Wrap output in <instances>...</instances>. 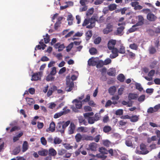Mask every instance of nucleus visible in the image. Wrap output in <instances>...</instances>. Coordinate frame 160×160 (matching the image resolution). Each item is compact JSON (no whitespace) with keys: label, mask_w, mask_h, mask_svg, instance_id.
<instances>
[{"label":"nucleus","mask_w":160,"mask_h":160,"mask_svg":"<svg viewBox=\"0 0 160 160\" xmlns=\"http://www.w3.org/2000/svg\"><path fill=\"white\" fill-rule=\"evenodd\" d=\"M140 149L141 151L136 150V152L138 154H147L149 151L147 150L146 145L143 144L141 143L140 146Z\"/></svg>","instance_id":"f257e3e1"},{"label":"nucleus","mask_w":160,"mask_h":160,"mask_svg":"<svg viewBox=\"0 0 160 160\" xmlns=\"http://www.w3.org/2000/svg\"><path fill=\"white\" fill-rule=\"evenodd\" d=\"M113 25L111 23H108L106 28L103 30V32L104 34H107L111 32L112 31Z\"/></svg>","instance_id":"f03ea898"},{"label":"nucleus","mask_w":160,"mask_h":160,"mask_svg":"<svg viewBox=\"0 0 160 160\" xmlns=\"http://www.w3.org/2000/svg\"><path fill=\"white\" fill-rule=\"evenodd\" d=\"M55 130V124L52 121L50 124L49 127L46 129V132H53Z\"/></svg>","instance_id":"7ed1b4c3"},{"label":"nucleus","mask_w":160,"mask_h":160,"mask_svg":"<svg viewBox=\"0 0 160 160\" xmlns=\"http://www.w3.org/2000/svg\"><path fill=\"white\" fill-rule=\"evenodd\" d=\"M157 17L151 12L148 13L147 14V18L149 21L154 22L157 19Z\"/></svg>","instance_id":"20e7f679"},{"label":"nucleus","mask_w":160,"mask_h":160,"mask_svg":"<svg viewBox=\"0 0 160 160\" xmlns=\"http://www.w3.org/2000/svg\"><path fill=\"white\" fill-rule=\"evenodd\" d=\"M112 54H110V57L112 59L114 58L118 55V50L117 48H114L112 49Z\"/></svg>","instance_id":"39448f33"},{"label":"nucleus","mask_w":160,"mask_h":160,"mask_svg":"<svg viewBox=\"0 0 160 160\" xmlns=\"http://www.w3.org/2000/svg\"><path fill=\"white\" fill-rule=\"evenodd\" d=\"M67 87L66 88V90L67 92H70L73 89L74 84L73 81L71 82L67 81Z\"/></svg>","instance_id":"423d86ee"},{"label":"nucleus","mask_w":160,"mask_h":160,"mask_svg":"<svg viewBox=\"0 0 160 160\" xmlns=\"http://www.w3.org/2000/svg\"><path fill=\"white\" fill-rule=\"evenodd\" d=\"M75 128V126L73 122L70 123L68 128V133L69 134H72L74 133Z\"/></svg>","instance_id":"0eeeda50"},{"label":"nucleus","mask_w":160,"mask_h":160,"mask_svg":"<svg viewBox=\"0 0 160 160\" xmlns=\"http://www.w3.org/2000/svg\"><path fill=\"white\" fill-rule=\"evenodd\" d=\"M82 101L79 100L77 99H75L73 100L72 102L75 103L76 107L77 109H80L82 106Z\"/></svg>","instance_id":"6e6552de"},{"label":"nucleus","mask_w":160,"mask_h":160,"mask_svg":"<svg viewBox=\"0 0 160 160\" xmlns=\"http://www.w3.org/2000/svg\"><path fill=\"white\" fill-rule=\"evenodd\" d=\"M138 17V21L136 24L133 25V27L142 25L144 23V18L141 15H139Z\"/></svg>","instance_id":"1a4fd4ad"},{"label":"nucleus","mask_w":160,"mask_h":160,"mask_svg":"<svg viewBox=\"0 0 160 160\" xmlns=\"http://www.w3.org/2000/svg\"><path fill=\"white\" fill-rule=\"evenodd\" d=\"M116 41L115 40H111L109 41L108 44V47L109 50H111L114 48V46L116 44Z\"/></svg>","instance_id":"9d476101"},{"label":"nucleus","mask_w":160,"mask_h":160,"mask_svg":"<svg viewBox=\"0 0 160 160\" xmlns=\"http://www.w3.org/2000/svg\"><path fill=\"white\" fill-rule=\"evenodd\" d=\"M54 47L56 49H58V51H62L65 48V46L64 44H61L60 43H57L54 45Z\"/></svg>","instance_id":"9b49d317"},{"label":"nucleus","mask_w":160,"mask_h":160,"mask_svg":"<svg viewBox=\"0 0 160 160\" xmlns=\"http://www.w3.org/2000/svg\"><path fill=\"white\" fill-rule=\"evenodd\" d=\"M40 73V72L34 73L32 76L31 80L37 81L40 79L41 78Z\"/></svg>","instance_id":"f8f14e48"},{"label":"nucleus","mask_w":160,"mask_h":160,"mask_svg":"<svg viewBox=\"0 0 160 160\" xmlns=\"http://www.w3.org/2000/svg\"><path fill=\"white\" fill-rule=\"evenodd\" d=\"M78 122L80 124H83L85 126L88 125V123L82 116H79L78 117Z\"/></svg>","instance_id":"ddd939ff"},{"label":"nucleus","mask_w":160,"mask_h":160,"mask_svg":"<svg viewBox=\"0 0 160 160\" xmlns=\"http://www.w3.org/2000/svg\"><path fill=\"white\" fill-rule=\"evenodd\" d=\"M38 154L42 156H46L48 153V151L46 149H42L41 150L38 151Z\"/></svg>","instance_id":"4468645a"},{"label":"nucleus","mask_w":160,"mask_h":160,"mask_svg":"<svg viewBox=\"0 0 160 160\" xmlns=\"http://www.w3.org/2000/svg\"><path fill=\"white\" fill-rule=\"evenodd\" d=\"M48 153L49 156H55L57 155V152L53 148H51L48 150Z\"/></svg>","instance_id":"2eb2a0df"},{"label":"nucleus","mask_w":160,"mask_h":160,"mask_svg":"<svg viewBox=\"0 0 160 160\" xmlns=\"http://www.w3.org/2000/svg\"><path fill=\"white\" fill-rule=\"evenodd\" d=\"M138 94L133 93H129L128 95V98L129 100H135L138 98Z\"/></svg>","instance_id":"dca6fc26"},{"label":"nucleus","mask_w":160,"mask_h":160,"mask_svg":"<svg viewBox=\"0 0 160 160\" xmlns=\"http://www.w3.org/2000/svg\"><path fill=\"white\" fill-rule=\"evenodd\" d=\"M97 147V144L95 142H92L89 145L88 148L89 150L92 151H95L96 150Z\"/></svg>","instance_id":"f3484780"},{"label":"nucleus","mask_w":160,"mask_h":160,"mask_svg":"<svg viewBox=\"0 0 160 160\" xmlns=\"http://www.w3.org/2000/svg\"><path fill=\"white\" fill-rule=\"evenodd\" d=\"M124 28V27L123 26H120L118 28L117 31L116 35L120 36L122 35L123 34L122 32Z\"/></svg>","instance_id":"a211bd4d"},{"label":"nucleus","mask_w":160,"mask_h":160,"mask_svg":"<svg viewBox=\"0 0 160 160\" xmlns=\"http://www.w3.org/2000/svg\"><path fill=\"white\" fill-rule=\"evenodd\" d=\"M117 88L116 87L113 86L110 87L108 89V92L111 94L113 95L116 91Z\"/></svg>","instance_id":"6ab92c4d"},{"label":"nucleus","mask_w":160,"mask_h":160,"mask_svg":"<svg viewBox=\"0 0 160 160\" xmlns=\"http://www.w3.org/2000/svg\"><path fill=\"white\" fill-rule=\"evenodd\" d=\"M62 128V123L61 122L58 123L56 127L58 131L63 133H64V129Z\"/></svg>","instance_id":"aec40b11"},{"label":"nucleus","mask_w":160,"mask_h":160,"mask_svg":"<svg viewBox=\"0 0 160 160\" xmlns=\"http://www.w3.org/2000/svg\"><path fill=\"white\" fill-rule=\"evenodd\" d=\"M28 148V143L26 141H24L22 146V152H24L26 151Z\"/></svg>","instance_id":"412c9836"},{"label":"nucleus","mask_w":160,"mask_h":160,"mask_svg":"<svg viewBox=\"0 0 160 160\" xmlns=\"http://www.w3.org/2000/svg\"><path fill=\"white\" fill-rule=\"evenodd\" d=\"M108 74L110 76H114L116 73V70L115 69L110 68L109 69Z\"/></svg>","instance_id":"4be33fe9"},{"label":"nucleus","mask_w":160,"mask_h":160,"mask_svg":"<svg viewBox=\"0 0 160 160\" xmlns=\"http://www.w3.org/2000/svg\"><path fill=\"white\" fill-rule=\"evenodd\" d=\"M117 79L121 82H123L124 81L125 77L122 74H120L117 76Z\"/></svg>","instance_id":"5701e85b"},{"label":"nucleus","mask_w":160,"mask_h":160,"mask_svg":"<svg viewBox=\"0 0 160 160\" xmlns=\"http://www.w3.org/2000/svg\"><path fill=\"white\" fill-rule=\"evenodd\" d=\"M148 50L149 54H154L156 52V48L152 46H151L149 48Z\"/></svg>","instance_id":"b1692460"},{"label":"nucleus","mask_w":160,"mask_h":160,"mask_svg":"<svg viewBox=\"0 0 160 160\" xmlns=\"http://www.w3.org/2000/svg\"><path fill=\"white\" fill-rule=\"evenodd\" d=\"M112 130V128L110 126H105L103 129V132L105 133H108Z\"/></svg>","instance_id":"393cba45"},{"label":"nucleus","mask_w":160,"mask_h":160,"mask_svg":"<svg viewBox=\"0 0 160 160\" xmlns=\"http://www.w3.org/2000/svg\"><path fill=\"white\" fill-rule=\"evenodd\" d=\"M62 142V140L60 138L58 137H56L54 139V143L55 145L59 144H60Z\"/></svg>","instance_id":"a878e982"},{"label":"nucleus","mask_w":160,"mask_h":160,"mask_svg":"<svg viewBox=\"0 0 160 160\" xmlns=\"http://www.w3.org/2000/svg\"><path fill=\"white\" fill-rule=\"evenodd\" d=\"M86 38L87 40L90 39L92 36V32L91 30H88L86 33Z\"/></svg>","instance_id":"bb28decb"},{"label":"nucleus","mask_w":160,"mask_h":160,"mask_svg":"<svg viewBox=\"0 0 160 160\" xmlns=\"http://www.w3.org/2000/svg\"><path fill=\"white\" fill-rule=\"evenodd\" d=\"M89 21H90L89 23H90L92 24L95 26V22L96 20L94 16H92L91 18H89ZM97 21L98 22H99L98 20H97Z\"/></svg>","instance_id":"cd10ccee"},{"label":"nucleus","mask_w":160,"mask_h":160,"mask_svg":"<svg viewBox=\"0 0 160 160\" xmlns=\"http://www.w3.org/2000/svg\"><path fill=\"white\" fill-rule=\"evenodd\" d=\"M82 138V135L80 133H77L75 136V138L77 142H80Z\"/></svg>","instance_id":"c85d7f7f"},{"label":"nucleus","mask_w":160,"mask_h":160,"mask_svg":"<svg viewBox=\"0 0 160 160\" xmlns=\"http://www.w3.org/2000/svg\"><path fill=\"white\" fill-rule=\"evenodd\" d=\"M130 119L131 122H137L138 119V117L137 115H132L130 117Z\"/></svg>","instance_id":"c756f323"},{"label":"nucleus","mask_w":160,"mask_h":160,"mask_svg":"<svg viewBox=\"0 0 160 160\" xmlns=\"http://www.w3.org/2000/svg\"><path fill=\"white\" fill-rule=\"evenodd\" d=\"M67 151L63 149H58V154L59 156L64 155Z\"/></svg>","instance_id":"7c9ffc66"},{"label":"nucleus","mask_w":160,"mask_h":160,"mask_svg":"<svg viewBox=\"0 0 160 160\" xmlns=\"http://www.w3.org/2000/svg\"><path fill=\"white\" fill-rule=\"evenodd\" d=\"M117 5L114 3L110 4L108 6L109 10L112 11L116 9Z\"/></svg>","instance_id":"2f4dec72"},{"label":"nucleus","mask_w":160,"mask_h":160,"mask_svg":"<svg viewBox=\"0 0 160 160\" xmlns=\"http://www.w3.org/2000/svg\"><path fill=\"white\" fill-rule=\"evenodd\" d=\"M158 62L156 60H154L151 62L149 67L151 69L154 68L157 65Z\"/></svg>","instance_id":"473e14b6"},{"label":"nucleus","mask_w":160,"mask_h":160,"mask_svg":"<svg viewBox=\"0 0 160 160\" xmlns=\"http://www.w3.org/2000/svg\"><path fill=\"white\" fill-rule=\"evenodd\" d=\"M88 123L90 124H92L94 123L96 121L95 119L93 117H89L87 118Z\"/></svg>","instance_id":"72a5a7b5"},{"label":"nucleus","mask_w":160,"mask_h":160,"mask_svg":"<svg viewBox=\"0 0 160 160\" xmlns=\"http://www.w3.org/2000/svg\"><path fill=\"white\" fill-rule=\"evenodd\" d=\"M53 75L49 74L46 78V80L47 81H52L54 80L55 77L53 76Z\"/></svg>","instance_id":"f704fd0d"},{"label":"nucleus","mask_w":160,"mask_h":160,"mask_svg":"<svg viewBox=\"0 0 160 160\" xmlns=\"http://www.w3.org/2000/svg\"><path fill=\"white\" fill-rule=\"evenodd\" d=\"M94 138L92 136L90 135H86L84 137L83 140H85L87 141H92L93 140Z\"/></svg>","instance_id":"c9c22d12"},{"label":"nucleus","mask_w":160,"mask_h":160,"mask_svg":"<svg viewBox=\"0 0 160 160\" xmlns=\"http://www.w3.org/2000/svg\"><path fill=\"white\" fill-rule=\"evenodd\" d=\"M90 53L91 55H94L97 53V50L95 48H92L89 50Z\"/></svg>","instance_id":"e433bc0d"},{"label":"nucleus","mask_w":160,"mask_h":160,"mask_svg":"<svg viewBox=\"0 0 160 160\" xmlns=\"http://www.w3.org/2000/svg\"><path fill=\"white\" fill-rule=\"evenodd\" d=\"M119 53L121 54H124L125 52V48L123 45H121L118 50Z\"/></svg>","instance_id":"4c0bfd02"},{"label":"nucleus","mask_w":160,"mask_h":160,"mask_svg":"<svg viewBox=\"0 0 160 160\" xmlns=\"http://www.w3.org/2000/svg\"><path fill=\"white\" fill-rule=\"evenodd\" d=\"M94 114L92 112H90L85 113L83 115L84 118L87 119L89 117H91V116H92Z\"/></svg>","instance_id":"58836bf2"},{"label":"nucleus","mask_w":160,"mask_h":160,"mask_svg":"<svg viewBox=\"0 0 160 160\" xmlns=\"http://www.w3.org/2000/svg\"><path fill=\"white\" fill-rule=\"evenodd\" d=\"M129 47L131 49L137 50L138 49V46L135 43L130 44L129 45Z\"/></svg>","instance_id":"ea45409f"},{"label":"nucleus","mask_w":160,"mask_h":160,"mask_svg":"<svg viewBox=\"0 0 160 160\" xmlns=\"http://www.w3.org/2000/svg\"><path fill=\"white\" fill-rule=\"evenodd\" d=\"M104 63L102 60H100L97 63L96 67L98 68L102 67L104 65Z\"/></svg>","instance_id":"a19ab883"},{"label":"nucleus","mask_w":160,"mask_h":160,"mask_svg":"<svg viewBox=\"0 0 160 160\" xmlns=\"http://www.w3.org/2000/svg\"><path fill=\"white\" fill-rule=\"evenodd\" d=\"M94 12V9L92 8L89 9L87 12L86 15L87 16L91 15Z\"/></svg>","instance_id":"79ce46f5"},{"label":"nucleus","mask_w":160,"mask_h":160,"mask_svg":"<svg viewBox=\"0 0 160 160\" xmlns=\"http://www.w3.org/2000/svg\"><path fill=\"white\" fill-rule=\"evenodd\" d=\"M135 86L136 89L138 90L139 91L141 92L143 88L140 83H136L135 84Z\"/></svg>","instance_id":"37998d69"},{"label":"nucleus","mask_w":160,"mask_h":160,"mask_svg":"<svg viewBox=\"0 0 160 160\" xmlns=\"http://www.w3.org/2000/svg\"><path fill=\"white\" fill-rule=\"evenodd\" d=\"M26 100L29 104L31 105L34 103V101L32 98H27Z\"/></svg>","instance_id":"c03bdc74"},{"label":"nucleus","mask_w":160,"mask_h":160,"mask_svg":"<svg viewBox=\"0 0 160 160\" xmlns=\"http://www.w3.org/2000/svg\"><path fill=\"white\" fill-rule=\"evenodd\" d=\"M123 112L122 109H119L116 111L115 114L116 115L121 116L123 114Z\"/></svg>","instance_id":"a18cd8bd"},{"label":"nucleus","mask_w":160,"mask_h":160,"mask_svg":"<svg viewBox=\"0 0 160 160\" xmlns=\"http://www.w3.org/2000/svg\"><path fill=\"white\" fill-rule=\"evenodd\" d=\"M40 141L42 144L44 146L46 145L47 141L45 138L44 137H42L40 139Z\"/></svg>","instance_id":"49530a36"},{"label":"nucleus","mask_w":160,"mask_h":160,"mask_svg":"<svg viewBox=\"0 0 160 160\" xmlns=\"http://www.w3.org/2000/svg\"><path fill=\"white\" fill-rule=\"evenodd\" d=\"M96 62L91 59H89L88 61V64L89 66H94L96 65Z\"/></svg>","instance_id":"de8ad7c7"},{"label":"nucleus","mask_w":160,"mask_h":160,"mask_svg":"<svg viewBox=\"0 0 160 160\" xmlns=\"http://www.w3.org/2000/svg\"><path fill=\"white\" fill-rule=\"evenodd\" d=\"M20 149L19 147H16L13 151V153L14 155H16L20 152Z\"/></svg>","instance_id":"09e8293b"},{"label":"nucleus","mask_w":160,"mask_h":160,"mask_svg":"<svg viewBox=\"0 0 160 160\" xmlns=\"http://www.w3.org/2000/svg\"><path fill=\"white\" fill-rule=\"evenodd\" d=\"M127 52H128V55L129 56L130 58L134 59L135 58V53H133L132 52L130 51V50H127Z\"/></svg>","instance_id":"8fccbe9b"},{"label":"nucleus","mask_w":160,"mask_h":160,"mask_svg":"<svg viewBox=\"0 0 160 160\" xmlns=\"http://www.w3.org/2000/svg\"><path fill=\"white\" fill-rule=\"evenodd\" d=\"M63 112L61 111L55 114L54 116V118H57L63 115Z\"/></svg>","instance_id":"3c124183"},{"label":"nucleus","mask_w":160,"mask_h":160,"mask_svg":"<svg viewBox=\"0 0 160 160\" xmlns=\"http://www.w3.org/2000/svg\"><path fill=\"white\" fill-rule=\"evenodd\" d=\"M125 144L128 147H131L133 146L132 141L129 139H127L126 140Z\"/></svg>","instance_id":"603ef678"},{"label":"nucleus","mask_w":160,"mask_h":160,"mask_svg":"<svg viewBox=\"0 0 160 160\" xmlns=\"http://www.w3.org/2000/svg\"><path fill=\"white\" fill-rule=\"evenodd\" d=\"M70 121L68 120L62 124V128L64 129V132L66 128L70 124Z\"/></svg>","instance_id":"864d4df0"},{"label":"nucleus","mask_w":160,"mask_h":160,"mask_svg":"<svg viewBox=\"0 0 160 160\" xmlns=\"http://www.w3.org/2000/svg\"><path fill=\"white\" fill-rule=\"evenodd\" d=\"M45 43H47L49 42L50 41L49 36L48 33L46 34V37L44 38Z\"/></svg>","instance_id":"5fc2aeb1"},{"label":"nucleus","mask_w":160,"mask_h":160,"mask_svg":"<svg viewBox=\"0 0 160 160\" xmlns=\"http://www.w3.org/2000/svg\"><path fill=\"white\" fill-rule=\"evenodd\" d=\"M57 73L56 68L55 67H53L52 68V70L51 71L50 74L52 75L53 76L55 75Z\"/></svg>","instance_id":"6e6d98bb"},{"label":"nucleus","mask_w":160,"mask_h":160,"mask_svg":"<svg viewBox=\"0 0 160 160\" xmlns=\"http://www.w3.org/2000/svg\"><path fill=\"white\" fill-rule=\"evenodd\" d=\"M101 41V38L100 37H98L94 39V42L95 44H98L100 43Z\"/></svg>","instance_id":"4d7b16f0"},{"label":"nucleus","mask_w":160,"mask_h":160,"mask_svg":"<svg viewBox=\"0 0 160 160\" xmlns=\"http://www.w3.org/2000/svg\"><path fill=\"white\" fill-rule=\"evenodd\" d=\"M73 46V43L72 42L69 45L66 47V51L67 52H69L72 49Z\"/></svg>","instance_id":"13d9d810"},{"label":"nucleus","mask_w":160,"mask_h":160,"mask_svg":"<svg viewBox=\"0 0 160 160\" xmlns=\"http://www.w3.org/2000/svg\"><path fill=\"white\" fill-rule=\"evenodd\" d=\"M141 12L145 14H148L151 12V10L149 8H144L141 10Z\"/></svg>","instance_id":"bf43d9fd"},{"label":"nucleus","mask_w":160,"mask_h":160,"mask_svg":"<svg viewBox=\"0 0 160 160\" xmlns=\"http://www.w3.org/2000/svg\"><path fill=\"white\" fill-rule=\"evenodd\" d=\"M155 71L154 69L151 70L148 73V76L150 77L153 76L155 74Z\"/></svg>","instance_id":"052dcab7"},{"label":"nucleus","mask_w":160,"mask_h":160,"mask_svg":"<svg viewBox=\"0 0 160 160\" xmlns=\"http://www.w3.org/2000/svg\"><path fill=\"white\" fill-rule=\"evenodd\" d=\"M90 95L89 94H88L86 96L85 98L82 100V102H89L90 101Z\"/></svg>","instance_id":"680f3d73"},{"label":"nucleus","mask_w":160,"mask_h":160,"mask_svg":"<svg viewBox=\"0 0 160 160\" xmlns=\"http://www.w3.org/2000/svg\"><path fill=\"white\" fill-rule=\"evenodd\" d=\"M63 145L64 146V147L67 149H72V147L71 146H70V144L66 143H63Z\"/></svg>","instance_id":"e2e57ef3"},{"label":"nucleus","mask_w":160,"mask_h":160,"mask_svg":"<svg viewBox=\"0 0 160 160\" xmlns=\"http://www.w3.org/2000/svg\"><path fill=\"white\" fill-rule=\"evenodd\" d=\"M99 151L102 154H107V150L104 148L102 147L100 148Z\"/></svg>","instance_id":"0e129e2a"},{"label":"nucleus","mask_w":160,"mask_h":160,"mask_svg":"<svg viewBox=\"0 0 160 160\" xmlns=\"http://www.w3.org/2000/svg\"><path fill=\"white\" fill-rule=\"evenodd\" d=\"M47 141L49 143L52 144L53 143H54V139L51 136H50L48 138Z\"/></svg>","instance_id":"69168bd1"},{"label":"nucleus","mask_w":160,"mask_h":160,"mask_svg":"<svg viewBox=\"0 0 160 160\" xmlns=\"http://www.w3.org/2000/svg\"><path fill=\"white\" fill-rule=\"evenodd\" d=\"M37 124V127L38 129H42L43 127L44 124L43 122H38Z\"/></svg>","instance_id":"338daca9"},{"label":"nucleus","mask_w":160,"mask_h":160,"mask_svg":"<svg viewBox=\"0 0 160 160\" xmlns=\"http://www.w3.org/2000/svg\"><path fill=\"white\" fill-rule=\"evenodd\" d=\"M145 96L144 95H142L141 96H140L138 98V101L140 102H142L145 99Z\"/></svg>","instance_id":"774afa93"}]
</instances>
